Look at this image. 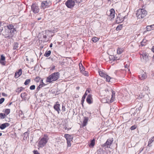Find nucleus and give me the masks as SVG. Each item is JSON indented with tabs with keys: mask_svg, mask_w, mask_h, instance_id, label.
I'll list each match as a JSON object with an SVG mask.
<instances>
[{
	"mask_svg": "<svg viewBox=\"0 0 154 154\" xmlns=\"http://www.w3.org/2000/svg\"><path fill=\"white\" fill-rule=\"evenodd\" d=\"M48 142V140L45 137H43L40 139L38 142V146L39 147H43Z\"/></svg>",
	"mask_w": 154,
	"mask_h": 154,
	"instance_id": "4",
	"label": "nucleus"
},
{
	"mask_svg": "<svg viewBox=\"0 0 154 154\" xmlns=\"http://www.w3.org/2000/svg\"><path fill=\"white\" fill-rule=\"evenodd\" d=\"M88 119V117H84V119L82 123L83 126H85L87 125Z\"/></svg>",
	"mask_w": 154,
	"mask_h": 154,
	"instance_id": "18",
	"label": "nucleus"
},
{
	"mask_svg": "<svg viewBox=\"0 0 154 154\" xmlns=\"http://www.w3.org/2000/svg\"><path fill=\"white\" fill-rule=\"evenodd\" d=\"M112 95H113V96H115V93L114 91H112Z\"/></svg>",
	"mask_w": 154,
	"mask_h": 154,
	"instance_id": "50",
	"label": "nucleus"
},
{
	"mask_svg": "<svg viewBox=\"0 0 154 154\" xmlns=\"http://www.w3.org/2000/svg\"><path fill=\"white\" fill-rule=\"evenodd\" d=\"M5 100L4 98H2L0 99V104L2 103Z\"/></svg>",
	"mask_w": 154,
	"mask_h": 154,
	"instance_id": "45",
	"label": "nucleus"
},
{
	"mask_svg": "<svg viewBox=\"0 0 154 154\" xmlns=\"http://www.w3.org/2000/svg\"><path fill=\"white\" fill-rule=\"evenodd\" d=\"M53 44L52 43H51L50 45V48H51L52 47Z\"/></svg>",
	"mask_w": 154,
	"mask_h": 154,
	"instance_id": "54",
	"label": "nucleus"
},
{
	"mask_svg": "<svg viewBox=\"0 0 154 154\" xmlns=\"http://www.w3.org/2000/svg\"><path fill=\"white\" fill-rule=\"evenodd\" d=\"M43 37L44 38H47V36L46 35H44Z\"/></svg>",
	"mask_w": 154,
	"mask_h": 154,
	"instance_id": "55",
	"label": "nucleus"
},
{
	"mask_svg": "<svg viewBox=\"0 0 154 154\" xmlns=\"http://www.w3.org/2000/svg\"><path fill=\"white\" fill-rule=\"evenodd\" d=\"M35 85H32L30 87V89L31 90H34L35 89Z\"/></svg>",
	"mask_w": 154,
	"mask_h": 154,
	"instance_id": "44",
	"label": "nucleus"
},
{
	"mask_svg": "<svg viewBox=\"0 0 154 154\" xmlns=\"http://www.w3.org/2000/svg\"><path fill=\"white\" fill-rule=\"evenodd\" d=\"M45 84L43 82H42V84H41L37 88L36 90L37 91H38L41 88H42L44 86H45Z\"/></svg>",
	"mask_w": 154,
	"mask_h": 154,
	"instance_id": "26",
	"label": "nucleus"
},
{
	"mask_svg": "<svg viewBox=\"0 0 154 154\" xmlns=\"http://www.w3.org/2000/svg\"><path fill=\"white\" fill-rule=\"evenodd\" d=\"M11 103H10L9 104V106L11 104Z\"/></svg>",
	"mask_w": 154,
	"mask_h": 154,
	"instance_id": "64",
	"label": "nucleus"
},
{
	"mask_svg": "<svg viewBox=\"0 0 154 154\" xmlns=\"http://www.w3.org/2000/svg\"><path fill=\"white\" fill-rule=\"evenodd\" d=\"M6 116V115L2 113H0V118L2 119H4L5 116Z\"/></svg>",
	"mask_w": 154,
	"mask_h": 154,
	"instance_id": "35",
	"label": "nucleus"
},
{
	"mask_svg": "<svg viewBox=\"0 0 154 154\" xmlns=\"http://www.w3.org/2000/svg\"><path fill=\"white\" fill-rule=\"evenodd\" d=\"M94 144L95 140L94 139L91 141V143L89 145V146L90 147H93L94 146Z\"/></svg>",
	"mask_w": 154,
	"mask_h": 154,
	"instance_id": "28",
	"label": "nucleus"
},
{
	"mask_svg": "<svg viewBox=\"0 0 154 154\" xmlns=\"http://www.w3.org/2000/svg\"><path fill=\"white\" fill-rule=\"evenodd\" d=\"M62 110H63V112H64L66 111L65 107L63 105L62 106Z\"/></svg>",
	"mask_w": 154,
	"mask_h": 154,
	"instance_id": "48",
	"label": "nucleus"
},
{
	"mask_svg": "<svg viewBox=\"0 0 154 154\" xmlns=\"http://www.w3.org/2000/svg\"><path fill=\"white\" fill-rule=\"evenodd\" d=\"M31 10L34 14L38 13L39 11V8L37 4L33 3L31 6Z\"/></svg>",
	"mask_w": 154,
	"mask_h": 154,
	"instance_id": "6",
	"label": "nucleus"
},
{
	"mask_svg": "<svg viewBox=\"0 0 154 154\" xmlns=\"http://www.w3.org/2000/svg\"><path fill=\"white\" fill-rule=\"evenodd\" d=\"M92 99V95L91 94H89L88 96L87 99L86 101L89 104H90L92 103V102L91 100Z\"/></svg>",
	"mask_w": 154,
	"mask_h": 154,
	"instance_id": "16",
	"label": "nucleus"
},
{
	"mask_svg": "<svg viewBox=\"0 0 154 154\" xmlns=\"http://www.w3.org/2000/svg\"><path fill=\"white\" fill-rule=\"evenodd\" d=\"M141 61L144 63H146L149 60L148 54L144 51H142L140 53Z\"/></svg>",
	"mask_w": 154,
	"mask_h": 154,
	"instance_id": "3",
	"label": "nucleus"
},
{
	"mask_svg": "<svg viewBox=\"0 0 154 154\" xmlns=\"http://www.w3.org/2000/svg\"><path fill=\"white\" fill-rule=\"evenodd\" d=\"M10 33H14V32L16 31V29L15 28H13L12 29H10Z\"/></svg>",
	"mask_w": 154,
	"mask_h": 154,
	"instance_id": "42",
	"label": "nucleus"
},
{
	"mask_svg": "<svg viewBox=\"0 0 154 154\" xmlns=\"http://www.w3.org/2000/svg\"><path fill=\"white\" fill-rule=\"evenodd\" d=\"M3 35L5 36V38L9 37H10L9 35V31L8 29H5L2 33Z\"/></svg>",
	"mask_w": 154,
	"mask_h": 154,
	"instance_id": "12",
	"label": "nucleus"
},
{
	"mask_svg": "<svg viewBox=\"0 0 154 154\" xmlns=\"http://www.w3.org/2000/svg\"><path fill=\"white\" fill-rule=\"evenodd\" d=\"M79 88L80 87H76V89L78 90H79Z\"/></svg>",
	"mask_w": 154,
	"mask_h": 154,
	"instance_id": "56",
	"label": "nucleus"
},
{
	"mask_svg": "<svg viewBox=\"0 0 154 154\" xmlns=\"http://www.w3.org/2000/svg\"><path fill=\"white\" fill-rule=\"evenodd\" d=\"M79 67L80 70L81 72H82L83 70H85V68L83 67V66L82 65V64L81 63H79Z\"/></svg>",
	"mask_w": 154,
	"mask_h": 154,
	"instance_id": "29",
	"label": "nucleus"
},
{
	"mask_svg": "<svg viewBox=\"0 0 154 154\" xmlns=\"http://www.w3.org/2000/svg\"><path fill=\"white\" fill-rule=\"evenodd\" d=\"M99 39L97 37H94L92 38V40L94 42H96L98 41Z\"/></svg>",
	"mask_w": 154,
	"mask_h": 154,
	"instance_id": "34",
	"label": "nucleus"
},
{
	"mask_svg": "<svg viewBox=\"0 0 154 154\" xmlns=\"http://www.w3.org/2000/svg\"><path fill=\"white\" fill-rule=\"evenodd\" d=\"M154 141V136L151 138L150 139H149V140L148 142V145L147 146L150 147L152 146L151 145V144Z\"/></svg>",
	"mask_w": 154,
	"mask_h": 154,
	"instance_id": "21",
	"label": "nucleus"
},
{
	"mask_svg": "<svg viewBox=\"0 0 154 154\" xmlns=\"http://www.w3.org/2000/svg\"><path fill=\"white\" fill-rule=\"evenodd\" d=\"M51 53V51H47L44 54V56L46 57H48L50 55Z\"/></svg>",
	"mask_w": 154,
	"mask_h": 154,
	"instance_id": "27",
	"label": "nucleus"
},
{
	"mask_svg": "<svg viewBox=\"0 0 154 154\" xmlns=\"http://www.w3.org/2000/svg\"><path fill=\"white\" fill-rule=\"evenodd\" d=\"M65 5L68 8H72L74 6L75 2L73 0H68L66 2Z\"/></svg>",
	"mask_w": 154,
	"mask_h": 154,
	"instance_id": "9",
	"label": "nucleus"
},
{
	"mask_svg": "<svg viewBox=\"0 0 154 154\" xmlns=\"http://www.w3.org/2000/svg\"><path fill=\"white\" fill-rule=\"evenodd\" d=\"M5 57L3 56V55H1V59L0 60V62L1 64L2 65H5Z\"/></svg>",
	"mask_w": 154,
	"mask_h": 154,
	"instance_id": "15",
	"label": "nucleus"
},
{
	"mask_svg": "<svg viewBox=\"0 0 154 154\" xmlns=\"http://www.w3.org/2000/svg\"><path fill=\"white\" fill-rule=\"evenodd\" d=\"M125 68H127L128 67V65H127V64H126L125 65Z\"/></svg>",
	"mask_w": 154,
	"mask_h": 154,
	"instance_id": "58",
	"label": "nucleus"
},
{
	"mask_svg": "<svg viewBox=\"0 0 154 154\" xmlns=\"http://www.w3.org/2000/svg\"><path fill=\"white\" fill-rule=\"evenodd\" d=\"M147 11L144 9H139L137 11L136 15L139 19L144 18L147 14Z\"/></svg>",
	"mask_w": 154,
	"mask_h": 154,
	"instance_id": "1",
	"label": "nucleus"
},
{
	"mask_svg": "<svg viewBox=\"0 0 154 154\" xmlns=\"http://www.w3.org/2000/svg\"><path fill=\"white\" fill-rule=\"evenodd\" d=\"M99 75L100 76L104 78L105 77V76L106 75V74H105L104 72L101 71H99Z\"/></svg>",
	"mask_w": 154,
	"mask_h": 154,
	"instance_id": "22",
	"label": "nucleus"
},
{
	"mask_svg": "<svg viewBox=\"0 0 154 154\" xmlns=\"http://www.w3.org/2000/svg\"><path fill=\"white\" fill-rule=\"evenodd\" d=\"M35 80L36 82H40L41 84H42V82H43V80L41 79L39 77H36L35 79Z\"/></svg>",
	"mask_w": 154,
	"mask_h": 154,
	"instance_id": "25",
	"label": "nucleus"
},
{
	"mask_svg": "<svg viewBox=\"0 0 154 154\" xmlns=\"http://www.w3.org/2000/svg\"><path fill=\"white\" fill-rule=\"evenodd\" d=\"M154 26V24L150 26H147L146 27V29L147 31H150L153 30V26Z\"/></svg>",
	"mask_w": 154,
	"mask_h": 154,
	"instance_id": "19",
	"label": "nucleus"
},
{
	"mask_svg": "<svg viewBox=\"0 0 154 154\" xmlns=\"http://www.w3.org/2000/svg\"><path fill=\"white\" fill-rule=\"evenodd\" d=\"M144 149L143 148H141L140 150H139V152L140 153Z\"/></svg>",
	"mask_w": 154,
	"mask_h": 154,
	"instance_id": "49",
	"label": "nucleus"
},
{
	"mask_svg": "<svg viewBox=\"0 0 154 154\" xmlns=\"http://www.w3.org/2000/svg\"><path fill=\"white\" fill-rule=\"evenodd\" d=\"M26 60L27 61H29V60H28V59L27 58H26Z\"/></svg>",
	"mask_w": 154,
	"mask_h": 154,
	"instance_id": "60",
	"label": "nucleus"
},
{
	"mask_svg": "<svg viewBox=\"0 0 154 154\" xmlns=\"http://www.w3.org/2000/svg\"><path fill=\"white\" fill-rule=\"evenodd\" d=\"M113 141V138H109L107 140L105 143L103 144L102 145V147H105V148H109Z\"/></svg>",
	"mask_w": 154,
	"mask_h": 154,
	"instance_id": "7",
	"label": "nucleus"
},
{
	"mask_svg": "<svg viewBox=\"0 0 154 154\" xmlns=\"http://www.w3.org/2000/svg\"><path fill=\"white\" fill-rule=\"evenodd\" d=\"M136 126L135 125H133L130 128V129L131 130H134L136 129Z\"/></svg>",
	"mask_w": 154,
	"mask_h": 154,
	"instance_id": "46",
	"label": "nucleus"
},
{
	"mask_svg": "<svg viewBox=\"0 0 154 154\" xmlns=\"http://www.w3.org/2000/svg\"><path fill=\"white\" fill-rule=\"evenodd\" d=\"M122 25L121 24L119 25L116 28V30H120L122 28Z\"/></svg>",
	"mask_w": 154,
	"mask_h": 154,
	"instance_id": "39",
	"label": "nucleus"
},
{
	"mask_svg": "<svg viewBox=\"0 0 154 154\" xmlns=\"http://www.w3.org/2000/svg\"><path fill=\"white\" fill-rule=\"evenodd\" d=\"M51 5V3L50 2L43 1L42 2L40 7L41 9H45L50 7Z\"/></svg>",
	"mask_w": 154,
	"mask_h": 154,
	"instance_id": "8",
	"label": "nucleus"
},
{
	"mask_svg": "<svg viewBox=\"0 0 154 154\" xmlns=\"http://www.w3.org/2000/svg\"><path fill=\"white\" fill-rule=\"evenodd\" d=\"M7 28L8 29L10 30V29H12L13 28H14V26L11 24H8V26H6Z\"/></svg>",
	"mask_w": 154,
	"mask_h": 154,
	"instance_id": "30",
	"label": "nucleus"
},
{
	"mask_svg": "<svg viewBox=\"0 0 154 154\" xmlns=\"http://www.w3.org/2000/svg\"><path fill=\"white\" fill-rule=\"evenodd\" d=\"M126 17V16L124 17H121L120 14H119L116 19V22L117 23H120L123 22Z\"/></svg>",
	"mask_w": 154,
	"mask_h": 154,
	"instance_id": "10",
	"label": "nucleus"
},
{
	"mask_svg": "<svg viewBox=\"0 0 154 154\" xmlns=\"http://www.w3.org/2000/svg\"><path fill=\"white\" fill-rule=\"evenodd\" d=\"M139 78L141 80H144L146 78V75L145 73H143L140 75H139Z\"/></svg>",
	"mask_w": 154,
	"mask_h": 154,
	"instance_id": "20",
	"label": "nucleus"
},
{
	"mask_svg": "<svg viewBox=\"0 0 154 154\" xmlns=\"http://www.w3.org/2000/svg\"><path fill=\"white\" fill-rule=\"evenodd\" d=\"M115 96H113V95H111V98L110 100V102H112L114 100L115 98Z\"/></svg>",
	"mask_w": 154,
	"mask_h": 154,
	"instance_id": "43",
	"label": "nucleus"
},
{
	"mask_svg": "<svg viewBox=\"0 0 154 154\" xmlns=\"http://www.w3.org/2000/svg\"><path fill=\"white\" fill-rule=\"evenodd\" d=\"M2 135V133H0V136H1Z\"/></svg>",
	"mask_w": 154,
	"mask_h": 154,
	"instance_id": "63",
	"label": "nucleus"
},
{
	"mask_svg": "<svg viewBox=\"0 0 154 154\" xmlns=\"http://www.w3.org/2000/svg\"><path fill=\"white\" fill-rule=\"evenodd\" d=\"M9 125L10 124L8 123H4L1 125L0 126V128L1 129L3 130L6 127L9 126Z\"/></svg>",
	"mask_w": 154,
	"mask_h": 154,
	"instance_id": "17",
	"label": "nucleus"
},
{
	"mask_svg": "<svg viewBox=\"0 0 154 154\" xmlns=\"http://www.w3.org/2000/svg\"><path fill=\"white\" fill-rule=\"evenodd\" d=\"M33 152L34 154H40L37 150H34Z\"/></svg>",
	"mask_w": 154,
	"mask_h": 154,
	"instance_id": "47",
	"label": "nucleus"
},
{
	"mask_svg": "<svg viewBox=\"0 0 154 154\" xmlns=\"http://www.w3.org/2000/svg\"><path fill=\"white\" fill-rule=\"evenodd\" d=\"M10 112V109H6L5 111V114L6 115V116L8 115Z\"/></svg>",
	"mask_w": 154,
	"mask_h": 154,
	"instance_id": "32",
	"label": "nucleus"
},
{
	"mask_svg": "<svg viewBox=\"0 0 154 154\" xmlns=\"http://www.w3.org/2000/svg\"><path fill=\"white\" fill-rule=\"evenodd\" d=\"M22 73V70L21 69H20L18 70V71L15 73L14 75V77L17 78L19 77Z\"/></svg>",
	"mask_w": 154,
	"mask_h": 154,
	"instance_id": "14",
	"label": "nucleus"
},
{
	"mask_svg": "<svg viewBox=\"0 0 154 154\" xmlns=\"http://www.w3.org/2000/svg\"><path fill=\"white\" fill-rule=\"evenodd\" d=\"M152 58H153V59L154 60V55H153V57H152Z\"/></svg>",
	"mask_w": 154,
	"mask_h": 154,
	"instance_id": "62",
	"label": "nucleus"
},
{
	"mask_svg": "<svg viewBox=\"0 0 154 154\" xmlns=\"http://www.w3.org/2000/svg\"><path fill=\"white\" fill-rule=\"evenodd\" d=\"M24 89V88L22 87L18 88L16 90V92L18 93H19L21 92Z\"/></svg>",
	"mask_w": 154,
	"mask_h": 154,
	"instance_id": "24",
	"label": "nucleus"
},
{
	"mask_svg": "<svg viewBox=\"0 0 154 154\" xmlns=\"http://www.w3.org/2000/svg\"><path fill=\"white\" fill-rule=\"evenodd\" d=\"M18 47V44L17 43H15L14 44L13 49L16 50L17 49V48Z\"/></svg>",
	"mask_w": 154,
	"mask_h": 154,
	"instance_id": "31",
	"label": "nucleus"
},
{
	"mask_svg": "<svg viewBox=\"0 0 154 154\" xmlns=\"http://www.w3.org/2000/svg\"><path fill=\"white\" fill-rule=\"evenodd\" d=\"M87 91H86L84 94L82 98V101H84L85 99L86 98V96L87 94Z\"/></svg>",
	"mask_w": 154,
	"mask_h": 154,
	"instance_id": "36",
	"label": "nucleus"
},
{
	"mask_svg": "<svg viewBox=\"0 0 154 154\" xmlns=\"http://www.w3.org/2000/svg\"><path fill=\"white\" fill-rule=\"evenodd\" d=\"M26 95L27 94L26 93L24 92L22 93L21 94V97L22 98H25V97Z\"/></svg>",
	"mask_w": 154,
	"mask_h": 154,
	"instance_id": "38",
	"label": "nucleus"
},
{
	"mask_svg": "<svg viewBox=\"0 0 154 154\" xmlns=\"http://www.w3.org/2000/svg\"><path fill=\"white\" fill-rule=\"evenodd\" d=\"M60 105L59 104V102H56V103L54 106V109L55 110L57 111L58 114L60 113Z\"/></svg>",
	"mask_w": 154,
	"mask_h": 154,
	"instance_id": "11",
	"label": "nucleus"
},
{
	"mask_svg": "<svg viewBox=\"0 0 154 154\" xmlns=\"http://www.w3.org/2000/svg\"><path fill=\"white\" fill-rule=\"evenodd\" d=\"M24 136H25L26 135H28V133L27 132H26L25 133H24Z\"/></svg>",
	"mask_w": 154,
	"mask_h": 154,
	"instance_id": "53",
	"label": "nucleus"
},
{
	"mask_svg": "<svg viewBox=\"0 0 154 154\" xmlns=\"http://www.w3.org/2000/svg\"><path fill=\"white\" fill-rule=\"evenodd\" d=\"M124 51L123 48H118L117 50V53L119 54H122Z\"/></svg>",
	"mask_w": 154,
	"mask_h": 154,
	"instance_id": "23",
	"label": "nucleus"
},
{
	"mask_svg": "<svg viewBox=\"0 0 154 154\" xmlns=\"http://www.w3.org/2000/svg\"><path fill=\"white\" fill-rule=\"evenodd\" d=\"M152 51L154 53V46H153L151 49Z\"/></svg>",
	"mask_w": 154,
	"mask_h": 154,
	"instance_id": "51",
	"label": "nucleus"
},
{
	"mask_svg": "<svg viewBox=\"0 0 154 154\" xmlns=\"http://www.w3.org/2000/svg\"><path fill=\"white\" fill-rule=\"evenodd\" d=\"M109 16L111 19H112L114 18L115 14V11L113 8L111 9L110 10Z\"/></svg>",
	"mask_w": 154,
	"mask_h": 154,
	"instance_id": "13",
	"label": "nucleus"
},
{
	"mask_svg": "<svg viewBox=\"0 0 154 154\" xmlns=\"http://www.w3.org/2000/svg\"><path fill=\"white\" fill-rule=\"evenodd\" d=\"M146 40H143L142 42L141 43V45L142 46H144L146 44Z\"/></svg>",
	"mask_w": 154,
	"mask_h": 154,
	"instance_id": "40",
	"label": "nucleus"
},
{
	"mask_svg": "<svg viewBox=\"0 0 154 154\" xmlns=\"http://www.w3.org/2000/svg\"><path fill=\"white\" fill-rule=\"evenodd\" d=\"M64 137L66 140L68 147H70L71 145V141H72L73 139V136L68 134H65L64 135Z\"/></svg>",
	"mask_w": 154,
	"mask_h": 154,
	"instance_id": "5",
	"label": "nucleus"
},
{
	"mask_svg": "<svg viewBox=\"0 0 154 154\" xmlns=\"http://www.w3.org/2000/svg\"><path fill=\"white\" fill-rule=\"evenodd\" d=\"M30 82V80L29 79H27L25 81L24 84L25 85H28Z\"/></svg>",
	"mask_w": 154,
	"mask_h": 154,
	"instance_id": "37",
	"label": "nucleus"
},
{
	"mask_svg": "<svg viewBox=\"0 0 154 154\" xmlns=\"http://www.w3.org/2000/svg\"><path fill=\"white\" fill-rule=\"evenodd\" d=\"M71 128H67V127H65V129H67L68 130H69Z\"/></svg>",
	"mask_w": 154,
	"mask_h": 154,
	"instance_id": "52",
	"label": "nucleus"
},
{
	"mask_svg": "<svg viewBox=\"0 0 154 154\" xmlns=\"http://www.w3.org/2000/svg\"><path fill=\"white\" fill-rule=\"evenodd\" d=\"M57 2H59L61 1V0H56Z\"/></svg>",
	"mask_w": 154,
	"mask_h": 154,
	"instance_id": "57",
	"label": "nucleus"
},
{
	"mask_svg": "<svg viewBox=\"0 0 154 154\" xmlns=\"http://www.w3.org/2000/svg\"><path fill=\"white\" fill-rule=\"evenodd\" d=\"M104 78L106 79V82H109L110 81V77L109 75H107Z\"/></svg>",
	"mask_w": 154,
	"mask_h": 154,
	"instance_id": "33",
	"label": "nucleus"
},
{
	"mask_svg": "<svg viewBox=\"0 0 154 154\" xmlns=\"http://www.w3.org/2000/svg\"><path fill=\"white\" fill-rule=\"evenodd\" d=\"M81 72L85 76H87L88 75V72L85 71V70H83V71Z\"/></svg>",
	"mask_w": 154,
	"mask_h": 154,
	"instance_id": "41",
	"label": "nucleus"
},
{
	"mask_svg": "<svg viewBox=\"0 0 154 154\" xmlns=\"http://www.w3.org/2000/svg\"><path fill=\"white\" fill-rule=\"evenodd\" d=\"M2 25V22H1L0 21V26H1Z\"/></svg>",
	"mask_w": 154,
	"mask_h": 154,
	"instance_id": "59",
	"label": "nucleus"
},
{
	"mask_svg": "<svg viewBox=\"0 0 154 154\" xmlns=\"http://www.w3.org/2000/svg\"><path fill=\"white\" fill-rule=\"evenodd\" d=\"M41 19V18H38V20H40Z\"/></svg>",
	"mask_w": 154,
	"mask_h": 154,
	"instance_id": "61",
	"label": "nucleus"
},
{
	"mask_svg": "<svg viewBox=\"0 0 154 154\" xmlns=\"http://www.w3.org/2000/svg\"><path fill=\"white\" fill-rule=\"evenodd\" d=\"M59 73L58 72H55L52 74L47 79V81L49 82H51L52 81L57 80L59 77Z\"/></svg>",
	"mask_w": 154,
	"mask_h": 154,
	"instance_id": "2",
	"label": "nucleus"
}]
</instances>
